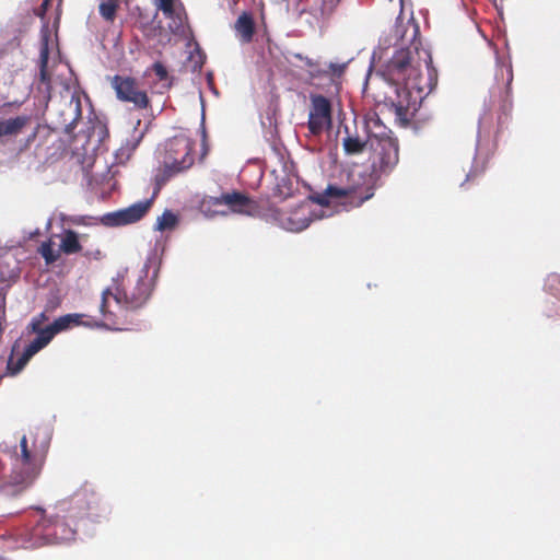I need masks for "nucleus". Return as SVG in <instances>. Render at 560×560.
Wrapping results in <instances>:
<instances>
[{
  "instance_id": "1",
  "label": "nucleus",
  "mask_w": 560,
  "mask_h": 560,
  "mask_svg": "<svg viewBox=\"0 0 560 560\" xmlns=\"http://www.w3.org/2000/svg\"><path fill=\"white\" fill-rule=\"evenodd\" d=\"M371 147L374 151L371 175H365L357 168L351 170L347 184L328 185L323 192L311 196V202L318 205L319 210H312L311 203L305 202L298 211L281 219V226L289 232H301L308 228L312 221L330 217L331 206L359 207L370 199L374 195L371 184L373 178L388 174L398 163V144L395 139L375 137L371 139Z\"/></svg>"
},
{
  "instance_id": "2",
  "label": "nucleus",
  "mask_w": 560,
  "mask_h": 560,
  "mask_svg": "<svg viewBox=\"0 0 560 560\" xmlns=\"http://www.w3.org/2000/svg\"><path fill=\"white\" fill-rule=\"evenodd\" d=\"M67 503L58 506V513L55 516L46 518L44 511L37 509L40 514L34 535L40 537V544H60L74 539L77 529L70 523L79 516L86 515L93 521L106 518L110 513L109 505L94 492L83 491L77 493L67 508Z\"/></svg>"
},
{
  "instance_id": "3",
  "label": "nucleus",
  "mask_w": 560,
  "mask_h": 560,
  "mask_svg": "<svg viewBox=\"0 0 560 560\" xmlns=\"http://www.w3.org/2000/svg\"><path fill=\"white\" fill-rule=\"evenodd\" d=\"M48 428H37L32 445L25 435L20 440V452L12 457L10 480L22 488L28 487L38 476L50 442Z\"/></svg>"
},
{
  "instance_id": "4",
  "label": "nucleus",
  "mask_w": 560,
  "mask_h": 560,
  "mask_svg": "<svg viewBox=\"0 0 560 560\" xmlns=\"http://www.w3.org/2000/svg\"><path fill=\"white\" fill-rule=\"evenodd\" d=\"M147 266L141 270L137 284L129 293H121L118 288H108L102 293L100 311L106 319L116 317L124 308L136 310L141 307L150 296V283L145 280Z\"/></svg>"
},
{
  "instance_id": "5",
  "label": "nucleus",
  "mask_w": 560,
  "mask_h": 560,
  "mask_svg": "<svg viewBox=\"0 0 560 560\" xmlns=\"http://www.w3.org/2000/svg\"><path fill=\"white\" fill-rule=\"evenodd\" d=\"M421 65H416L410 49H399L386 66L387 79L394 84L404 83L407 90L423 91L421 85Z\"/></svg>"
},
{
  "instance_id": "6",
  "label": "nucleus",
  "mask_w": 560,
  "mask_h": 560,
  "mask_svg": "<svg viewBox=\"0 0 560 560\" xmlns=\"http://www.w3.org/2000/svg\"><path fill=\"white\" fill-rule=\"evenodd\" d=\"M159 187H156L150 198L137 201L126 208L105 213L100 221L104 226L115 228L132 224L141 220L150 210Z\"/></svg>"
},
{
  "instance_id": "7",
  "label": "nucleus",
  "mask_w": 560,
  "mask_h": 560,
  "mask_svg": "<svg viewBox=\"0 0 560 560\" xmlns=\"http://www.w3.org/2000/svg\"><path fill=\"white\" fill-rule=\"evenodd\" d=\"M112 86L118 100L131 103L136 108H145L148 106V95L133 78L115 75L112 80Z\"/></svg>"
},
{
  "instance_id": "8",
  "label": "nucleus",
  "mask_w": 560,
  "mask_h": 560,
  "mask_svg": "<svg viewBox=\"0 0 560 560\" xmlns=\"http://www.w3.org/2000/svg\"><path fill=\"white\" fill-rule=\"evenodd\" d=\"M331 125V105L328 98L323 95H313L311 97V108L308 113V130L313 136L320 135Z\"/></svg>"
},
{
  "instance_id": "9",
  "label": "nucleus",
  "mask_w": 560,
  "mask_h": 560,
  "mask_svg": "<svg viewBox=\"0 0 560 560\" xmlns=\"http://www.w3.org/2000/svg\"><path fill=\"white\" fill-rule=\"evenodd\" d=\"M34 332L36 334V337L25 347L23 353L18 358V360L14 361L12 357L9 359L7 368L12 375L19 374L27 362L54 339L46 327H44V330Z\"/></svg>"
},
{
  "instance_id": "10",
  "label": "nucleus",
  "mask_w": 560,
  "mask_h": 560,
  "mask_svg": "<svg viewBox=\"0 0 560 560\" xmlns=\"http://www.w3.org/2000/svg\"><path fill=\"white\" fill-rule=\"evenodd\" d=\"M153 4L170 20L168 28L173 34H185L187 16L180 0H153Z\"/></svg>"
},
{
  "instance_id": "11",
  "label": "nucleus",
  "mask_w": 560,
  "mask_h": 560,
  "mask_svg": "<svg viewBox=\"0 0 560 560\" xmlns=\"http://www.w3.org/2000/svg\"><path fill=\"white\" fill-rule=\"evenodd\" d=\"M168 152H179L183 154L182 159L172 158L164 162V173L167 177H171L186 168H188L192 164V158L190 156V147L188 142L184 139L170 141L167 143Z\"/></svg>"
},
{
  "instance_id": "12",
  "label": "nucleus",
  "mask_w": 560,
  "mask_h": 560,
  "mask_svg": "<svg viewBox=\"0 0 560 560\" xmlns=\"http://www.w3.org/2000/svg\"><path fill=\"white\" fill-rule=\"evenodd\" d=\"M210 203L213 206H228L234 213L253 215L257 209L255 201L241 192H228L218 197H211Z\"/></svg>"
},
{
  "instance_id": "13",
  "label": "nucleus",
  "mask_w": 560,
  "mask_h": 560,
  "mask_svg": "<svg viewBox=\"0 0 560 560\" xmlns=\"http://www.w3.org/2000/svg\"><path fill=\"white\" fill-rule=\"evenodd\" d=\"M83 317L84 315L78 313L66 314L59 316L51 324L45 327L50 331L51 336L55 337L56 335L67 331L74 326H92V324L83 322Z\"/></svg>"
},
{
  "instance_id": "14",
  "label": "nucleus",
  "mask_w": 560,
  "mask_h": 560,
  "mask_svg": "<svg viewBox=\"0 0 560 560\" xmlns=\"http://www.w3.org/2000/svg\"><path fill=\"white\" fill-rule=\"evenodd\" d=\"M234 31L241 43L252 42L255 33V22L252 14L242 12L234 24Z\"/></svg>"
},
{
  "instance_id": "15",
  "label": "nucleus",
  "mask_w": 560,
  "mask_h": 560,
  "mask_svg": "<svg viewBox=\"0 0 560 560\" xmlns=\"http://www.w3.org/2000/svg\"><path fill=\"white\" fill-rule=\"evenodd\" d=\"M61 115L63 117L62 124L67 127V129H72L81 117L80 101L74 97L66 101L63 103Z\"/></svg>"
},
{
  "instance_id": "16",
  "label": "nucleus",
  "mask_w": 560,
  "mask_h": 560,
  "mask_svg": "<svg viewBox=\"0 0 560 560\" xmlns=\"http://www.w3.org/2000/svg\"><path fill=\"white\" fill-rule=\"evenodd\" d=\"M28 121L27 116H16L0 121V138L19 133Z\"/></svg>"
},
{
  "instance_id": "17",
  "label": "nucleus",
  "mask_w": 560,
  "mask_h": 560,
  "mask_svg": "<svg viewBox=\"0 0 560 560\" xmlns=\"http://www.w3.org/2000/svg\"><path fill=\"white\" fill-rule=\"evenodd\" d=\"M78 233L73 230H65L60 241V249L67 254H75L81 250Z\"/></svg>"
},
{
  "instance_id": "18",
  "label": "nucleus",
  "mask_w": 560,
  "mask_h": 560,
  "mask_svg": "<svg viewBox=\"0 0 560 560\" xmlns=\"http://www.w3.org/2000/svg\"><path fill=\"white\" fill-rule=\"evenodd\" d=\"M178 215L166 209L160 217H158L154 230L160 232L172 231L178 225Z\"/></svg>"
},
{
  "instance_id": "19",
  "label": "nucleus",
  "mask_w": 560,
  "mask_h": 560,
  "mask_svg": "<svg viewBox=\"0 0 560 560\" xmlns=\"http://www.w3.org/2000/svg\"><path fill=\"white\" fill-rule=\"evenodd\" d=\"M49 50H48V38L44 36L40 43L39 50V78L43 83L49 82V77L47 73V63H48Z\"/></svg>"
},
{
  "instance_id": "20",
  "label": "nucleus",
  "mask_w": 560,
  "mask_h": 560,
  "mask_svg": "<svg viewBox=\"0 0 560 560\" xmlns=\"http://www.w3.org/2000/svg\"><path fill=\"white\" fill-rule=\"evenodd\" d=\"M339 0H320V4L311 9V14L319 22L328 16L336 8Z\"/></svg>"
},
{
  "instance_id": "21",
  "label": "nucleus",
  "mask_w": 560,
  "mask_h": 560,
  "mask_svg": "<svg viewBox=\"0 0 560 560\" xmlns=\"http://www.w3.org/2000/svg\"><path fill=\"white\" fill-rule=\"evenodd\" d=\"M342 147L347 154L354 155L363 151L365 142L362 141L359 137L348 135L342 140Z\"/></svg>"
},
{
  "instance_id": "22",
  "label": "nucleus",
  "mask_w": 560,
  "mask_h": 560,
  "mask_svg": "<svg viewBox=\"0 0 560 560\" xmlns=\"http://www.w3.org/2000/svg\"><path fill=\"white\" fill-rule=\"evenodd\" d=\"M118 8L117 0H103L100 4V14L109 22H113Z\"/></svg>"
},
{
  "instance_id": "23",
  "label": "nucleus",
  "mask_w": 560,
  "mask_h": 560,
  "mask_svg": "<svg viewBox=\"0 0 560 560\" xmlns=\"http://www.w3.org/2000/svg\"><path fill=\"white\" fill-rule=\"evenodd\" d=\"M295 57L305 62V66L308 68V73L312 77H320L322 73L327 72V69L323 68V65L319 63L318 61H314L313 59H311L308 57H303L300 54H296Z\"/></svg>"
},
{
  "instance_id": "24",
  "label": "nucleus",
  "mask_w": 560,
  "mask_h": 560,
  "mask_svg": "<svg viewBox=\"0 0 560 560\" xmlns=\"http://www.w3.org/2000/svg\"><path fill=\"white\" fill-rule=\"evenodd\" d=\"M100 219H101V217L72 215L69 218L68 222L73 225L92 226V225L102 224Z\"/></svg>"
},
{
  "instance_id": "25",
  "label": "nucleus",
  "mask_w": 560,
  "mask_h": 560,
  "mask_svg": "<svg viewBox=\"0 0 560 560\" xmlns=\"http://www.w3.org/2000/svg\"><path fill=\"white\" fill-rule=\"evenodd\" d=\"M348 66V62H328L323 63V68L327 69L326 73H322V75H331V77H340L346 68Z\"/></svg>"
},
{
  "instance_id": "26",
  "label": "nucleus",
  "mask_w": 560,
  "mask_h": 560,
  "mask_svg": "<svg viewBox=\"0 0 560 560\" xmlns=\"http://www.w3.org/2000/svg\"><path fill=\"white\" fill-rule=\"evenodd\" d=\"M189 59L194 63L192 65L194 71L200 70L202 68L203 62H205V56L201 52V50L199 49V47H196L195 50L190 52Z\"/></svg>"
},
{
  "instance_id": "27",
  "label": "nucleus",
  "mask_w": 560,
  "mask_h": 560,
  "mask_svg": "<svg viewBox=\"0 0 560 560\" xmlns=\"http://www.w3.org/2000/svg\"><path fill=\"white\" fill-rule=\"evenodd\" d=\"M140 140H141V136H137V137L135 136L131 143L128 141L126 143V145L120 147V149L118 150L117 156H119V155L129 156V154L137 148Z\"/></svg>"
},
{
  "instance_id": "28",
  "label": "nucleus",
  "mask_w": 560,
  "mask_h": 560,
  "mask_svg": "<svg viewBox=\"0 0 560 560\" xmlns=\"http://www.w3.org/2000/svg\"><path fill=\"white\" fill-rule=\"evenodd\" d=\"M47 319V316L46 314L43 312L38 315H36L35 317L32 318L30 325H28V328L32 330V331H40V330H44V327H43V324L44 322Z\"/></svg>"
},
{
  "instance_id": "29",
  "label": "nucleus",
  "mask_w": 560,
  "mask_h": 560,
  "mask_svg": "<svg viewBox=\"0 0 560 560\" xmlns=\"http://www.w3.org/2000/svg\"><path fill=\"white\" fill-rule=\"evenodd\" d=\"M152 70L154 71L155 75L164 81L167 79V70L161 62H154L152 66Z\"/></svg>"
},
{
  "instance_id": "30",
  "label": "nucleus",
  "mask_w": 560,
  "mask_h": 560,
  "mask_svg": "<svg viewBox=\"0 0 560 560\" xmlns=\"http://www.w3.org/2000/svg\"><path fill=\"white\" fill-rule=\"evenodd\" d=\"M40 254H42V256L45 258V260L47 262H51L55 259L54 256H52L50 244H48V243H44L42 245Z\"/></svg>"
},
{
  "instance_id": "31",
  "label": "nucleus",
  "mask_w": 560,
  "mask_h": 560,
  "mask_svg": "<svg viewBox=\"0 0 560 560\" xmlns=\"http://www.w3.org/2000/svg\"><path fill=\"white\" fill-rule=\"evenodd\" d=\"M395 112H396V115L400 118V119H404V120H407V115H408V108L405 107L402 105L401 102H399L396 106H395Z\"/></svg>"
},
{
  "instance_id": "32",
  "label": "nucleus",
  "mask_w": 560,
  "mask_h": 560,
  "mask_svg": "<svg viewBox=\"0 0 560 560\" xmlns=\"http://www.w3.org/2000/svg\"><path fill=\"white\" fill-rule=\"evenodd\" d=\"M422 54L424 56L423 57L424 68L427 70L428 74H430V72H431V56L427 50H423Z\"/></svg>"
},
{
  "instance_id": "33",
  "label": "nucleus",
  "mask_w": 560,
  "mask_h": 560,
  "mask_svg": "<svg viewBox=\"0 0 560 560\" xmlns=\"http://www.w3.org/2000/svg\"><path fill=\"white\" fill-rule=\"evenodd\" d=\"M200 102H201V132H202V136L205 137L206 136V129H205V126H203V122H205V105H203V98H202L201 94H200Z\"/></svg>"
},
{
  "instance_id": "34",
  "label": "nucleus",
  "mask_w": 560,
  "mask_h": 560,
  "mask_svg": "<svg viewBox=\"0 0 560 560\" xmlns=\"http://www.w3.org/2000/svg\"><path fill=\"white\" fill-rule=\"evenodd\" d=\"M512 78H513L512 67L510 66V67H509V80H508V83H509V84L511 83Z\"/></svg>"
},
{
  "instance_id": "35",
  "label": "nucleus",
  "mask_w": 560,
  "mask_h": 560,
  "mask_svg": "<svg viewBox=\"0 0 560 560\" xmlns=\"http://www.w3.org/2000/svg\"><path fill=\"white\" fill-rule=\"evenodd\" d=\"M96 327H106V328H110L107 324H103V323H95L94 324Z\"/></svg>"
},
{
  "instance_id": "36",
  "label": "nucleus",
  "mask_w": 560,
  "mask_h": 560,
  "mask_svg": "<svg viewBox=\"0 0 560 560\" xmlns=\"http://www.w3.org/2000/svg\"><path fill=\"white\" fill-rule=\"evenodd\" d=\"M475 172H476V170H474L470 174H467V179H469L470 176H472V173H475Z\"/></svg>"
}]
</instances>
